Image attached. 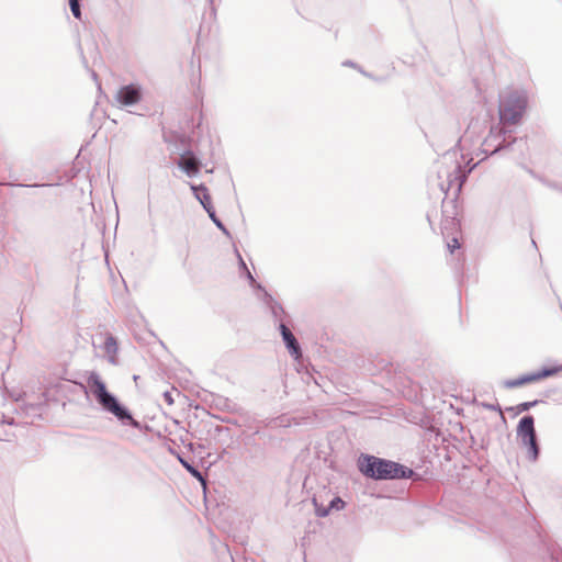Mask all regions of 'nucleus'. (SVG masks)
Segmentation results:
<instances>
[{
    "label": "nucleus",
    "mask_w": 562,
    "mask_h": 562,
    "mask_svg": "<svg viewBox=\"0 0 562 562\" xmlns=\"http://www.w3.org/2000/svg\"><path fill=\"white\" fill-rule=\"evenodd\" d=\"M442 159V164L447 167L438 170V177H446L447 183H440L441 190L446 193L442 201L441 232L446 238H449L457 235L460 228L456 212V199L467 179V171L462 169V164L457 159L454 151L446 153Z\"/></svg>",
    "instance_id": "f257e3e1"
},
{
    "label": "nucleus",
    "mask_w": 562,
    "mask_h": 562,
    "mask_svg": "<svg viewBox=\"0 0 562 562\" xmlns=\"http://www.w3.org/2000/svg\"><path fill=\"white\" fill-rule=\"evenodd\" d=\"M87 383L95 401L105 413L113 415L122 426H130L137 430L142 429L140 422L135 419L130 409L108 391L105 383L98 373L92 372Z\"/></svg>",
    "instance_id": "f03ea898"
},
{
    "label": "nucleus",
    "mask_w": 562,
    "mask_h": 562,
    "mask_svg": "<svg viewBox=\"0 0 562 562\" xmlns=\"http://www.w3.org/2000/svg\"><path fill=\"white\" fill-rule=\"evenodd\" d=\"M359 471L375 481L411 479L415 472L395 461L378 458L371 454H361L357 462Z\"/></svg>",
    "instance_id": "7ed1b4c3"
},
{
    "label": "nucleus",
    "mask_w": 562,
    "mask_h": 562,
    "mask_svg": "<svg viewBox=\"0 0 562 562\" xmlns=\"http://www.w3.org/2000/svg\"><path fill=\"white\" fill-rule=\"evenodd\" d=\"M527 105L528 98L522 91L515 90L503 94L498 105L499 124L505 128L520 124Z\"/></svg>",
    "instance_id": "20e7f679"
},
{
    "label": "nucleus",
    "mask_w": 562,
    "mask_h": 562,
    "mask_svg": "<svg viewBox=\"0 0 562 562\" xmlns=\"http://www.w3.org/2000/svg\"><path fill=\"white\" fill-rule=\"evenodd\" d=\"M518 139L512 136V131L505 128L501 124L493 125L488 135L481 144V151L487 156H492L504 149L510 148Z\"/></svg>",
    "instance_id": "39448f33"
},
{
    "label": "nucleus",
    "mask_w": 562,
    "mask_h": 562,
    "mask_svg": "<svg viewBox=\"0 0 562 562\" xmlns=\"http://www.w3.org/2000/svg\"><path fill=\"white\" fill-rule=\"evenodd\" d=\"M516 432L521 446L528 450V459L531 461H537L540 453V447L535 429L533 416L526 415L521 417L518 423Z\"/></svg>",
    "instance_id": "423d86ee"
},
{
    "label": "nucleus",
    "mask_w": 562,
    "mask_h": 562,
    "mask_svg": "<svg viewBox=\"0 0 562 562\" xmlns=\"http://www.w3.org/2000/svg\"><path fill=\"white\" fill-rule=\"evenodd\" d=\"M143 98V89L137 83L122 86L115 93V102L123 108L137 104Z\"/></svg>",
    "instance_id": "0eeeda50"
},
{
    "label": "nucleus",
    "mask_w": 562,
    "mask_h": 562,
    "mask_svg": "<svg viewBox=\"0 0 562 562\" xmlns=\"http://www.w3.org/2000/svg\"><path fill=\"white\" fill-rule=\"evenodd\" d=\"M561 370H562V366L555 367V368H543L540 371L524 374L517 379L506 380V381H504V386L506 389L519 387L525 384L532 383V382L539 381L541 379L551 376Z\"/></svg>",
    "instance_id": "6e6552de"
},
{
    "label": "nucleus",
    "mask_w": 562,
    "mask_h": 562,
    "mask_svg": "<svg viewBox=\"0 0 562 562\" xmlns=\"http://www.w3.org/2000/svg\"><path fill=\"white\" fill-rule=\"evenodd\" d=\"M177 166L189 177H194L200 172L202 162L200 158L192 151L186 150L177 160Z\"/></svg>",
    "instance_id": "1a4fd4ad"
},
{
    "label": "nucleus",
    "mask_w": 562,
    "mask_h": 562,
    "mask_svg": "<svg viewBox=\"0 0 562 562\" xmlns=\"http://www.w3.org/2000/svg\"><path fill=\"white\" fill-rule=\"evenodd\" d=\"M278 329L281 334L282 340L284 342L285 348L294 360H300L302 358V349L300 342L288 327L285 323H280L278 325Z\"/></svg>",
    "instance_id": "9d476101"
},
{
    "label": "nucleus",
    "mask_w": 562,
    "mask_h": 562,
    "mask_svg": "<svg viewBox=\"0 0 562 562\" xmlns=\"http://www.w3.org/2000/svg\"><path fill=\"white\" fill-rule=\"evenodd\" d=\"M258 289L261 291V300L265 302L267 307L270 310L271 316L273 317L274 323H285V318L288 317L286 312L283 306L276 301L271 294H269L261 285H258Z\"/></svg>",
    "instance_id": "9b49d317"
},
{
    "label": "nucleus",
    "mask_w": 562,
    "mask_h": 562,
    "mask_svg": "<svg viewBox=\"0 0 562 562\" xmlns=\"http://www.w3.org/2000/svg\"><path fill=\"white\" fill-rule=\"evenodd\" d=\"M483 130H484L483 123H481L477 119L471 120L464 134L460 137L459 143L460 144H467V143L473 144L474 142L479 140Z\"/></svg>",
    "instance_id": "f8f14e48"
},
{
    "label": "nucleus",
    "mask_w": 562,
    "mask_h": 562,
    "mask_svg": "<svg viewBox=\"0 0 562 562\" xmlns=\"http://www.w3.org/2000/svg\"><path fill=\"white\" fill-rule=\"evenodd\" d=\"M194 198L202 204L203 209L211 210L213 204L207 188L204 184H190Z\"/></svg>",
    "instance_id": "ddd939ff"
},
{
    "label": "nucleus",
    "mask_w": 562,
    "mask_h": 562,
    "mask_svg": "<svg viewBox=\"0 0 562 562\" xmlns=\"http://www.w3.org/2000/svg\"><path fill=\"white\" fill-rule=\"evenodd\" d=\"M206 213L209 217L212 220V222L216 225L217 228H220L226 236H231L229 231L225 227V225L222 223V221L216 216L214 206L209 210L206 209Z\"/></svg>",
    "instance_id": "4468645a"
},
{
    "label": "nucleus",
    "mask_w": 562,
    "mask_h": 562,
    "mask_svg": "<svg viewBox=\"0 0 562 562\" xmlns=\"http://www.w3.org/2000/svg\"><path fill=\"white\" fill-rule=\"evenodd\" d=\"M104 351L109 355H114L117 351V342L112 335H109L104 340Z\"/></svg>",
    "instance_id": "2eb2a0df"
},
{
    "label": "nucleus",
    "mask_w": 562,
    "mask_h": 562,
    "mask_svg": "<svg viewBox=\"0 0 562 562\" xmlns=\"http://www.w3.org/2000/svg\"><path fill=\"white\" fill-rule=\"evenodd\" d=\"M179 461L189 473H191L194 477H196L198 480L203 482V476H202L201 472L194 465H192L191 463H189L187 460L182 459L181 457H179Z\"/></svg>",
    "instance_id": "dca6fc26"
},
{
    "label": "nucleus",
    "mask_w": 562,
    "mask_h": 562,
    "mask_svg": "<svg viewBox=\"0 0 562 562\" xmlns=\"http://www.w3.org/2000/svg\"><path fill=\"white\" fill-rule=\"evenodd\" d=\"M541 401L539 400H535V401H530V402H522L520 404H518L515 409H516V413L517 414H520L522 412H527L529 411L530 408L535 407L536 405H538Z\"/></svg>",
    "instance_id": "f3484780"
},
{
    "label": "nucleus",
    "mask_w": 562,
    "mask_h": 562,
    "mask_svg": "<svg viewBox=\"0 0 562 562\" xmlns=\"http://www.w3.org/2000/svg\"><path fill=\"white\" fill-rule=\"evenodd\" d=\"M80 0H69V7L76 19H81Z\"/></svg>",
    "instance_id": "a211bd4d"
},
{
    "label": "nucleus",
    "mask_w": 562,
    "mask_h": 562,
    "mask_svg": "<svg viewBox=\"0 0 562 562\" xmlns=\"http://www.w3.org/2000/svg\"><path fill=\"white\" fill-rule=\"evenodd\" d=\"M344 507H345V502H344L340 497H338V496L334 497V498L329 502V504H328V509H329V510H333V509H335V510H340V509H342Z\"/></svg>",
    "instance_id": "6ab92c4d"
},
{
    "label": "nucleus",
    "mask_w": 562,
    "mask_h": 562,
    "mask_svg": "<svg viewBox=\"0 0 562 562\" xmlns=\"http://www.w3.org/2000/svg\"><path fill=\"white\" fill-rule=\"evenodd\" d=\"M313 503L315 505V513L317 517H326L329 514L328 506L324 507L323 505H318L316 498H313Z\"/></svg>",
    "instance_id": "aec40b11"
},
{
    "label": "nucleus",
    "mask_w": 562,
    "mask_h": 562,
    "mask_svg": "<svg viewBox=\"0 0 562 562\" xmlns=\"http://www.w3.org/2000/svg\"><path fill=\"white\" fill-rule=\"evenodd\" d=\"M449 238L450 240L447 243V247L450 252H453L456 249L460 248V243L457 235L450 236Z\"/></svg>",
    "instance_id": "412c9836"
},
{
    "label": "nucleus",
    "mask_w": 562,
    "mask_h": 562,
    "mask_svg": "<svg viewBox=\"0 0 562 562\" xmlns=\"http://www.w3.org/2000/svg\"><path fill=\"white\" fill-rule=\"evenodd\" d=\"M342 65H344V66H349V67L357 68V69H359V71H360L361 74H363V75H364V76H367V77H370V75H368L366 71H363L362 69H360V68H359V67H358L353 61H351V60H346V61H344V63H342Z\"/></svg>",
    "instance_id": "4be33fe9"
},
{
    "label": "nucleus",
    "mask_w": 562,
    "mask_h": 562,
    "mask_svg": "<svg viewBox=\"0 0 562 562\" xmlns=\"http://www.w3.org/2000/svg\"><path fill=\"white\" fill-rule=\"evenodd\" d=\"M245 271H246V277L249 280L250 284L251 285H256L258 288L259 284L256 282V280H255L254 276L251 274V272L248 269L245 270Z\"/></svg>",
    "instance_id": "5701e85b"
},
{
    "label": "nucleus",
    "mask_w": 562,
    "mask_h": 562,
    "mask_svg": "<svg viewBox=\"0 0 562 562\" xmlns=\"http://www.w3.org/2000/svg\"><path fill=\"white\" fill-rule=\"evenodd\" d=\"M236 254H237V257H238V260H239V267H240L241 269H244V270H247L248 268H247V266H246L245 261L243 260V258H241V256H240V254L238 252V250H237V249H236Z\"/></svg>",
    "instance_id": "b1692460"
},
{
    "label": "nucleus",
    "mask_w": 562,
    "mask_h": 562,
    "mask_svg": "<svg viewBox=\"0 0 562 562\" xmlns=\"http://www.w3.org/2000/svg\"><path fill=\"white\" fill-rule=\"evenodd\" d=\"M20 187H33V188H37V187H48L49 184H37V183H34V184H19Z\"/></svg>",
    "instance_id": "393cba45"
},
{
    "label": "nucleus",
    "mask_w": 562,
    "mask_h": 562,
    "mask_svg": "<svg viewBox=\"0 0 562 562\" xmlns=\"http://www.w3.org/2000/svg\"><path fill=\"white\" fill-rule=\"evenodd\" d=\"M487 407L490 409L498 411L502 414V408L498 404L497 405H488Z\"/></svg>",
    "instance_id": "a878e982"
},
{
    "label": "nucleus",
    "mask_w": 562,
    "mask_h": 562,
    "mask_svg": "<svg viewBox=\"0 0 562 562\" xmlns=\"http://www.w3.org/2000/svg\"><path fill=\"white\" fill-rule=\"evenodd\" d=\"M3 423H5L8 425H13L14 424V419L11 418V417H8V418L4 417Z\"/></svg>",
    "instance_id": "bb28decb"
},
{
    "label": "nucleus",
    "mask_w": 562,
    "mask_h": 562,
    "mask_svg": "<svg viewBox=\"0 0 562 562\" xmlns=\"http://www.w3.org/2000/svg\"><path fill=\"white\" fill-rule=\"evenodd\" d=\"M165 398H166V401H167L169 404H172V403H173V401H172V398H171V396H170V394H169L168 392H166V393H165Z\"/></svg>",
    "instance_id": "cd10ccee"
},
{
    "label": "nucleus",
    "mask_w": 562,
    "mask_h": 562,
    "mask_svg": "<svg viewBox=\"0 0 562 562\" xmlns=\"http://www.w3.org/2000/svg\"><path fill=\"white\" fill-rule=\"evenodd\" d=\"M91 76H92L93 80H95V81L98 80V75L95 71L91 70Z\"/></svg>",
    "instance_id": "c85d7f7f"
},
{
    "label": "nucleus",
    "mask_w": 562,
    "mask_h": 562,
    "mask_svg": "<svg viewBox=\"0 0 562 562\" xmlns=\"http://www.w3.org/2000/svg\"><path fill=\"white\" fill-rule=\"evenodd\" d=\"M474 167H475V165H474V166H472L471 168H469L468 172L472 171V169H473Z\"/></svg>",
    "instance_id": "c756f323"
},
{
    "label": "nucleus",
    "mask_w": 562,
    "mask_h": 562,
    "mask_svg": "<svg viewBox=\"0 0 562 562\" xmlns=\"http://www.w3.org/2000/svg\"><path fill=\"white\" fill-rule=\"evenodd\" d=\"M559 403H562V396L557 400Z\"/></svg>",
    "instance_id": "7c9ffc66"
}]
</instances>
